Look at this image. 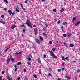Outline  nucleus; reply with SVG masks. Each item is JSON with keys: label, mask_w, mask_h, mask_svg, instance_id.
<instances>
[{"label": "nucleus", "mask_w": 80, "mask_h": 80, "mask_svg": "<svg viewBox=\"0 0 80 80\" xmlns=\"http://www.w3.org/2000/svg\"><path fill=\"white\" fill-rule=\"evenodd\" d=\"M56 49L55 48H54L52 49V50H53V51H55Z\"/></svg>", "instance_id": "obj_43"}, {"label": "nucleus", "mask_w": 80, "mask_h": 80, "mask_svg": "<svg viewBox=\"0 0 80 80\" xmlns=\"http://www.w3.org/2000/svg\"><path fill=\"white\" fill-rule=\"evenodd\" d=\"M22 37H25V36L23 35V34H22Z\"/></svg>", "instance_id": "obj_57"}, {"label": "nucleus", "mask_w": 80, "mask_h": 80, "mask_svg": "<svg viewBox=\"0 0 80 80\" xmlns=\"http://www.w3.org/2000/svg\"><path fill=\"white\" fill-rule=\"evenodd\" d=\"M33 27H36V25H33Z\"/></svg>", "instance_id": "obj_62"}, {"label": "nucleus", "mask_w": 80, "mask_h": 80, "mask_svg": "<svg viewBox=\"0 0 80 80\" xmlns=\"http://www.w3.org/2000/svg\"><path fill=\"white\" fill-rule=\"evenodd\" d=\"M17 80H20V77H18V78H17Z\"/></svg>", "instance_id": "obj_53"}, {"label": "nucleus", "mask_w": 80, "mask_h": 80, "mask_svg": "<svg viewBox=\"0 0 80 80\" xmlns=\"http://www.w3.org/2000/svg\"><path fill=\"white\" fill-rule=\"evenodd\" d=\"M58 72H61V69H58Z\"/></svg>", "instance_id": "obj_54"}, {"label": "nucleus", "mask_w": 80, "mask_h": 80, "mask_svg": "<svg viewBox=\"0 0 80 80\" xmlns=\"http://www.w3.org/2000/svg\"><path fill=\"white\" fill-rule=\"evenodd\" d=\"M21 6L22 8V9H24V8H23V4H21Z\"/></svg>", "instance_id": "obj_34"}, {"label": "nucleus", "mask_w": 80, "mask_h": 80, "mask_svg": "<svg viewBox=\"0 0 80 80\" xmlns=\"http://www.w3.org/2000/svg\"><path fill=\"white\" fill-rule=\"evenodd\" d=\"M44 56V58H46V57H47V55H46V54H44L43 55Z\"/></svg>", "instance_id": "obj_42"}, {"label": "nucleus", "mask_w": 80, "mask_h": 80, "mask_svg": "<svg viewBox=\"0 0 80 80\" xmlns=\"http://www.w3.org/2000/svg\"><path fill=\"white\" fill-rule=\"evenodd\" d=\"M49 71H50L51 72V71H52V68H49Z\"/></svg>", "instance_id": "obj_44"}, {"label": "nucleus", "mask_w": 80, "mask_h": 80, "mask_svg": "<svg viewBox=\"0 0 80 80\" xmlns=\"http://www.w3.org/2000/svg\"><path fill=\"white\" fill-rule=\"evenodd\" d=\"M17 70H18V68H16L15 69V72H16Z\"/></svg>", "instance_id": "obj_55"}, {"label": "nucleus", "mask_w": 80, "mask_h": 80, "mask_svg": "<svg viewBox=\"0 0 80 80\" xmlns=\"http://www.w3.org/2000/svg\"><path fill=\"white\" fill-rule=\"evenodd\" d=\"M32 48H34V49L35 50V46H34V45L32 46Z\"/></svg>", "instance_id": "obj_39"}, {"label": "nucleus", "mask_w": 80, "mask_h": 80, "mask_svg": "<svg viewBox=\"0 0 80 80\" xmlns=\"http://www.w3.org/2000/svg\"><path fill=\"white\" fill-rule=\"evenodd\" d=\"M64 45L66 47H68V45L66 44V43L65 42L64 43Z\"/></svg>", "instance_id": "obj_29"}, {"label": "nucleus", "mask_w": 80, "mask_h": 80, "mask_svg": "<svg viewBox=\"0 0 80 80\" xmlns=\"http://www.w3.org/2000/svg\"><path fill=\"white\" fill-rule=\"evenodd\" d=\"M27 59H28L29 61H30L31 60V58H27Z\"/></svg>", "instance_id": "obj_28"}, {"label": "nucleus", "mask_w": 80, "mask_h": 80, "mask_svg": "<svg viewBox=\"0 0 80 80\" xmlns=\"http://www.w3.org/2000/svg\"><path fill=\"white\" fill-rule=\"evenodd\" d=\"M63 36H64V37H67V35L66 34H63L62 35Z\"/></svg>", "instance_id": "obj_33"}, {"label": "nucleus", "mask_w": 80, "mask_h": 80, "mask_svg": "<svg viewBox=\"0 0 80 80\" xmlns=\"http://www.w3.org/2000/svg\"><path fill=\"white\" fill-rule=\"evenodd\" d=\"M20 26L22 27H25V26L23 25H21Z\"/></svg>", "instance_id": "obj_64"}, {"label": "nucleus", "mask_w": 80, "mask_h": 80, "mask_svg": "<svg viewBox=\"0 0 80 80\" xmlns=\"http://www.w3.org/2000/svg\"><path fill=\"white\" fill-rule=\"evenodd\" d=\"M61 29L62 31H63V27H62V26L61 27Z\"/></svg>", "instance_id": "obj_51"}, {"label": "nucleus", "mask_w": 80, "mask_h": 80, "mask_svg": "<svg viewBox=\"0 0 80 80\" xmlns=\"http://www.w3.org/2000/svg\"><path fill=\"white\" fill-rule=\"evenodd\" d=\"M38 62L39 63H41V61H40V58H38Z\"/></svg>", "instance_id": "obj_12"}, {"label": "nucleus", "mask_w": 80, "mask_h": 80, "mask_svg": "<svg viewBox=\"0 0 80 80\" xmlns=\"http://www.w3.org/2000/svg\"><path fill=\"white\" fill-rule=\"evenodd\" d=\"M80 72V69H78V72Z\"/></svg>", "instance_id": "obj_63"}, {"label": "nucleus", "mask_w": 80, "mask_h": 80, "mask_svg": "<svg viewBox=\"0 0 80 80\" xmlns=\"http://www.w3.org/2000/svg\"><path fill=\"white\" fill-rule=\"evenodd\" d=\"M68 58V57H66V58H65V60H67Z\"/></svg>", "instance_id": "obj_56"}, {"label": "nucleus", "mask_w": 80, "mask_h": 80, "mask_svg": "<svg viewBox=\"0 0 80 80\" xmlns=\"http://www.w3.org/2000/svg\"><path fill=\"white\" fill-rule=\"evenodd\" d=\"M4 2L6 3H8V1L7 0H4Z\"/></svg>", "instance_id": "obj_24"}, {"label": "nucleus", "mask_w": 80, "mask_h": 80, "mask_svg": "<svg viewBox=\"0 0 80 80\" xmlns=\"http://www.w3.org/2000/svg\"><path fill=\"white\" fill-rule=\"evenodd\" d=\"M53 12H57V9H53Z\"/></svg>", "instance_id": "obj_35"}, {"label": "nucleus", "mask_w": 80, "mask_h": 80, "mask_svg": "<svg viewBox=\"0 0 80 80\" xmlns=\"http://www.w3.org/2000/svg\"><path fill=\"white\" fill-rule=\"evenodd\" d=\"M48 76H52V74H51V73H49L48 74Z\"/></svg>", "instance_id": "obj_50"}, {"label": "nucleus", "mask_w": 80, "mask_h": 80, "mask_svg": "<svg viewBox=\"0 0 80 80\" xmlns=\"http://www.w3.org/2000/svg\"><path fill=\"white\" fill-rule=\"evenodd\" d=\"M60 20H58V24H60Z\"/></svg>", "instance_id": "obj_36"}, {"label": "nucleus", "mask_w": 80, "mask_h": 80, "mask_svg": "<svg viewBox=\"0 0 80 80\" xmlns=\"http://www.w3.org/2000/svg\"><path fill=\"white\" fill-rule=\"evenodd\" d=\"M16 8H18V9H19V7H18V6H16Z\"/></svg>", "instance_id": "obj_58"}, {"label": "nucleus", "mask_w": 80, "mask_h": 80, "mask_svg": "<svg viewBox=\"0 0 80 80\" xmlns=\"http://www.w3.org/2000/svg\"><path fill=\"white\" fill-rule=\"evenodd\" d=\"M70 47L71 48H73V47H74V45H73V44H71L70 45Z\"/></svg>", "instance_id": "obj_11"}, {"label": "nucleus", "mask_w": 80, "mask_h": 80, "mask_svg": "<svg viewBox=\"0 0 80 80\" xmlns=\"http://www.w3.org/2000/svg\"><path fill=\"white\" fill-rule=\"evenodd\" d=\"M61 57H62L63 60H64V61H65V57H64V56H61Z\"/></svg>", "instance_id": "obj_15"}, {"label": "nucleus", "mask_w": 80, "mask_h": 80, "mask_svg": "<svg viewBox=\"0 0 80 80\" xmlns=\"http://www.w3.org/2000/svg\"><path fill=\"white\" fill-rule=\"evenodd\" d=\"M80 23V21H79L78 23L75 24V26H77L78 25H79Z\"/></svg>", "instance_id": "obj_10"}, {"label": "nucleus", "mask_w": 80, "mask_h": 80, "mask_svg": "<svg viewBox=\"0 0 80 80\" xmlns=\"http://www.w3.org/2000/svg\"><path fill=\"white\" fill-rule=\"evenodd\" d=\"M0 22H1V23H3V25H5V22H4V21H0Z\"/></svg>", "instance_id": "obj_22"}, {"label": "nucleus", "mask_w": 80, "mask_h": 80, "mask_svg": "<svg viewBox=\"0 0 80 80\" xmlns=\"http://www.w3.org/2000/svg\"><path fill=\"white\" fill-rule=\"evenodd\" d=\"M52 56L54 58H57V57L55 55V54L53 55Z\"/></svg>", "instance_id": "obj_23"}, {"label": "nucleus", "mask_w": 80, "mask_h": 80, "mask_svg": "<svg viewBox=\"0 0 80 80\" xmlns=\"http://www.w3.org/2000/svg\"><path fill=\"white\" fill-rule=\"evenodd\" d=\"M9 48H8L7 49H6L4 50V52H7L8 50L9 49Z\"/></svg>", "instance_id": "obj_21"}, {"label": "nucleus", "mask_w": 80, "mask_h": 80, "mask_svg": "<svg viewBox=\"0 0 80 80\" xmlns=\"http://www.w3.org/2000/svg\"><path fill=\"white\" fill-rule=\"evenodd\" d=\"M7 78L8 80H13V79L12 78H10V77L9 76H7Z\"/></svg>", "instance_id": "obj_9"}, {"label": "nucleus", "mask_w": 80, "mask_h": 80, "mask_svg": "<svg viewBox=\"0 0 80 80\" xmlns=\"http://www.w3.org/2000/svg\"><path fill=\"white\" fill-rule=\"evenodd\" d=\"M43 31L44 32H45V31H46V28H44L43 29Z\"/></svg>", "instance_id": "obj_46"}, {"label": "nucleus", "mask_w": 80, "mask_h": 80, "mask_svg": "<svg viewBox=\"0 0 80 80\" xmlns=\"http://www.w3.org/2000/svg\"><path fill=\"white\" fill-rule=\"evenodd\" d=\"M19 9L18 8H16V12H20V11L19 10H18Z\"/></svg>", "instance_id": "obj_25"}, {"label": "nucleus", "mask_w": 80, "mask_h": 80, "mask_svg": "<svg viewBox=\"0 0 80 80\" xmlns=\"http://www.w3.org/2000/svg\"><path fill=\"white\" fill-rule=\"evenodd\" d=\"M1 17L2 18H4V15H2L1 16Z\"/></svg>", "instance_id": "obj_52"}, {"label": "nucleus", "mask_w": 80, "mask_h": 80, "mask_svg": "<svg viewBox=\"0 0 80 80\" xmlns=\"http://www.w3.org/2000/svg\"><path fill=\"white\" fill-rule=\"evenodd\" d=\"M39 38L42 41H43V37L40 36Z\"/></svg>", "instance_id": "obj_14"}, {"label": "nucleus", "mask_w": 80, "mask_h": 80, "mask_svg": "<svg viewBox=\"0 0 80 80\" xmlns=\"http://www.w3.org/2000/svg\"><path fill=\"white\" fill-rule=\"evenodd\" d=\"M49 44H50V45H52V41H50L49 42Z\"/></svg>", "instance_id": "obj_32"}, {"label": "nucleus", "mask_w": 80, "mask_h": 80, "mask_svg": "<svg viewBox=\"0 0 80 80\" xmlns=\"http://www.w3.org/2000/svg\"><path fill=\"white\" fill-rule=\"evenodd\" d=\"M66 78H68V79H70V77H68L67 76H66Z\"/></svg>", "instance_id": "obj_38"}, {"label": "nucleus", "mask_w": 80, "mask_h": 80, "mask_svg": "<svg viewBox=\"0 0 80 80\" xmlns=\"http://www.w3.org/2000/svg\"><path fill=\"white\" fill-rule=\"evenodd\" d=\"M4 10H5V11H6V10H7V8H6L4 9Z\"/></svg>", "instance_id": "obj_61"}, {"label": "nucleus", "mask_w": 80, "mask_h": 80, "mask_svg": "<svg viewBox=\"0 0 80 80\" xmlns=\"http://www.w3.org/2000/svg\"><path fill=\"white\" fill-rule=\"evenodd\" d=\"M27 64H28V65H31V63L29 62H27Z\"/></svg>", "instance_id": "obj_31"}, {"label": "nucleus", "mask_w": 80, "mask_h": 80, "mask_svg": "<svg viewBox=\"0 0 80 80\" xmlns=\"http://www.w3.org/2000/svg\"><path fill=\"white\" fill-rule=\"evenodd\" d=\"M3 77V76H0V80H2V79Z\"/></svg>", "instance_id": "obj_37"}, {"label": "nucleus", "mask_w": 80, "mask_h": 80, "mask_svg": "<svg viewBox=\"0 0 80 80\" xmlns=\"http://www.w3.org/2000/svg\"><path fill=\"white\" fill-rule=\"evenodd\" d=\"M28 3V0H26L24 2V3Z\"/></svg>", "instance_id": "obj_30"}, {"label": "nucleus", "mask_w": 80, "mask_h": 80, "mask_svg": "<svg viewBox=\"0 0 80 80\" xmlns=\"http://www.w3.org/2000/svg\"><path fill=\"white\" fill-rule=\"evenodd\" d=\"M67 22H63L62 24L63 25H67Z\"/></svg>", "instance_id": "obj_18"}, {"label": "nucleus", "mask_w": 80, "mask_h": 80, "mask_svg": "<svg viewBox=\"0 0 80 80\" xmlns=\"http://www.w3.org/2000/svg\"><path fill=\"white\" fill-rule=\"evenodd\" d=\"M76 18H77L76 17H74L73 18L72 22H74V21H75V20H76Z\"/></svg>", "instance_id": "obj_20"}, {"label": "nucleus", "mask_w": 80, "mask_h": 80, "mask_svg": "<svg viewBox=\"0 0 80 80\" xmlns=\"http://www.w3.org/2000/svg\"><path fill=\"white\" fill-rule=\"evenodd\" d=\"M45 25H46V27H47H47H48V25L47 24H45Z\"/></svg>", "instance_id": "obj_45"}, {"label": "nucleus", "mask_w": 80, "mask_h": 80, "mask_svg": "<svg viewBox=\"0 0 80 80\" xmlns=\"http://www.w3.org/2000/svg\"><path fill=\"white\" fill-rule=\"evenodd\" d=\"M21 64H22V63L20 62H18V65H21Z\"/></svg>", "instance_id": "obj_27"}, {"label": "nucleus", "mask_w": 80, "mask_h": 80, "mask_svg": "<svg viewBox=\"0 0 80 80\" xmlns=\"http://www.w3.org/2000/svg\"><path fill=\"white\" fill-rule=\"evenodd\" d=\"M24 72H27V70H26V69H24Z\"/></svg>", "instance_id": "obj_48"}, {"label": "nucleus", "mask_w": 80, "mask_h": 80, "mask_svg": "<svg viewBox=\"0 0 80 80\" xmlns=\"http://www.w3.org/2000/svg\"><path fill=\"white\" fill-rule=\"evenodd\" d=\"M64 65H65V63L64 62L62 63V66H64Z\"/></svg>", "instance_id": "obj_47"}, {"label": "nucleus", "mask_w": 80, "mask_h": 80, "mask_svg": "<svg viewBox=\"0 0 80 80\" xmlns=\"http://www.w3.org/2000/svg\"><path fill=\"white\" fill-rule=\"evenodd\" d=\"M20 53H21V52H16L15 54L16 55H18V54H20Z\"/></svg>", "instance_id": "obj_26"}, {"label": "nucleus", "mask_w": 80, "mask_h": 80, "mask_svg": "<svg viewBox=\"0 0 80 80\" xmlns=\"http://www.w3.org/2000/svg\"><path fill=\"white\" fill-rule=\"evenodd\" d=\"M35 41L37 43H38V44H40V40L37 39H35Z\"/></svg>", "instance_id": "obj_2"}, {"label": "nucleus", "mask_w": 80, "mask_h": 80, "mask_svg": "<svg viewBox=\"0 0 80 80\" xmlns=\"http://www.w3.org/2000/svg\"><path fill=\"white\" fill-rule=\"evenodd\" d=\"M49 52H50V53H51L50 55H51V56H52V57L53 56L54 54H53V52L52 51H49Z\"/></svg>", "instance_id": "obj_5"}, {"label": "nucleus", "mask_w": 80, "mask_h": 80, "mask_svg": "<svg viewBox=\"0 0 80 80\" xmlns=\"http://www.w3.org/2000/svg\"><path fill=\"white\" fill-rule=\"evenodd\" d=\"M61 70L62 71H64V70H65V68H62Z\"/></svg>", "instance_id": "obj_40"}, {"label": "nucleus", "mask_w": 80, "mask_h": 80, "mask_svg": "<svg viewBox=\"0 0 80 80\" xmlns=\"http://www.w3.org/2000/svg\"><path fill=\"white\" fill-rule=\"evenodd\" d=\"M2 74H4L5 73V71H2L1 72Z\"/></svg>", "instance_id": "obj_41"}, {"label": "nucleus", "mask_w": 80, "mask_h": 80, "mask_svg": "<svg viewBox=\"0 0 80 80\" xmlns=\"http://www.w3.org/2000/svg\"><path fill=\"white\" fill-rule=\"evenodd\" d=\"M33 77H34V78H37L38 77L37 76V75H35V74L33 75Z\"/></svg>", "instance_id": "obj_19"}, {"label": "nucleus", "mask_w": 80, "mask_h": 80, "mask_svg": "<svg viewBox=\"0 0 80 80\" xmlns=\"http://www.w3.org/2000/svg\"><path fill=\"white\" fill-rule=\"evenodd\" d=\"M58 80H62V79L60 78H59L58 79Z\"/></svg>", "instance_id": "obj_59"}, {"label": "nucleus", "mask_w": 80, "mask_h": 80, "mask_svg": "<svg viewBox=\"0 0 80 80\" xmlns=\"http://www.w3.org/2000/svg\"><path fill=\"white\" fill-rule=\"evenodd\" d=\"M10 58L11 59V61H12V62L14 61V59L12 57V56H10Z\"/></svg>", "instance_id": "obj_8"}, {"label": "nucleus", "mask_w": 80, "mask_h": 80, "mask_svg": "<svg viewBox=\"0 0 80 80\" xmlns=\"http://www.w3.org/2000/svg\"><path fill=\"white\" fill-rule=\"evenodd\" d=\"M23 32L24 33H25V29H23Z\"/></svg>", "instance_id": "obj_60"}, {"label": "nucleus", "mask_w": 80, "mask_h": 80, "mask_svg": "<svg viewBox=\"0 0 80 80\" xmlns=\"http://www.w3.org/2000/svg\"><path fill=\"white\" fill-rule=\"evenodd\" d=\"M12 14V16H14V15L15 14V12H13Z\"/></svg>", "instance_id": "obj_49"}, {"label": "nucleus", "mask_w": 80, "mask_h": 80, "mask_svg": "<svg viewBox=\"0 0 80 80\" xmlns=\"http://www.w3.org/2000/svg\"><path fill=\"white\" fill-rule=\"evenodd\" d=\"M8 13H9V15H12V11H11V10H8Z\"/></svg>", "instance_id": "obj_6"}, {"label": "nucleus", "mask_w": 80, "mask_h": 80, "mask_svg": "<svg viewBox=\"0 0 80 80\" xmlns=\"http://www.w3.org/2000/svg\"><path fill=\"white\" fill-rule=\"evenodd\" d=\"M38 29L36 28H35L34 29V32H35V35H37L38 34Z\"/></svg>", "instance_id": "obj_3"}, {"label": "nucleus", "mask_w": 80, "mask_h": 80, "mask_svg": "<svg viewBox=\"0 0 80 80\" xmlns=\"http://www.w3.org/2000/svg\"><path fill=\"white\" fill-rule=\"evenodd\" d=\"M71 35H72V33H71L69 32L68 34V37H70Z\"/></svg>", "instance_id": "obj_13"}, {"label": "nucleus", "mask_w": 80, "mask_h": 80, "mask_svg": "<svg viewBox=\"0 0 80 80\" xmlns=\"http://www.w3.org/2000/svg\"><path fill=\"white\" fill-rule=\"evenodd\" d=\"M43 35L44 37H47V35L46 34H45V33H43Z\"/></svg>", "instance_id": "obj_17"}, {"label": "nucleus", "mask_w": 80, "mask_h": 80, "mask_svg": "<svg viewBox=\"0 0 80 80\" xmlns=\"http://www.w3.org/2000/svg\"><path fill=\"white\" fill-rule=\"evenodd\" d=\"M10 58H8L7 60V62L8 64L9 63H10Z\"/></svg>", "instance_id": "obj_7"}, {"label": "nucleus", "mask_w": 80, "mask_h": 80, "mask_svg": "<svg viewBox=\"0 0 80 80\" xmlns=\"http://www.w3.org/2000/svg\"><path fill=\"white\" fill-rule=\"evenodd\" d=\"M15 28H16V26L15 25H12L11 27V29H14Z\"/></svg>", "instance_id": "obj_4"}, {"label": "nucleus", "mask_w": 80, "mask_h": 80, "mask_svg": "<svg viewBox=\"0 0 80 80\" xmlns=\"http://www.w3.org/2000/svg\"><path fill=\"white\" fill-rule=\"evenodd\" d=\"M64 11V9H63V8H62L61 9L60 12H61V13H62V12H63Z\"/></svg>", "instance_id": "obj_16"}, {"label": "nucleus", "mask_w": 80, "mask_h": 80, "mask_svg": "<svg viewBox=\"0 0 80 80\" xmlns=\"http://www.w3.org/2000/svg\"><path fill=\"white\" fill-rule=\"evenodd\" d=\"M26 24L30 28H32V25L30 23V21L28 19L27 20V22H26Z\"/></svg>", "instance_id": "obj_1"}]
</instances>
